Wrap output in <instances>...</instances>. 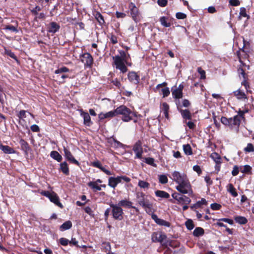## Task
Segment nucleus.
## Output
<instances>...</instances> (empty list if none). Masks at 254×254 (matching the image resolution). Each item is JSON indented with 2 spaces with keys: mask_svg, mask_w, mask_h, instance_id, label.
Wrapping results in <instances>:
<instances>
[{
  "mask_svg": "<svg viewBox=\"0 0 254 254\" xmlns=\"http://www.w3.org/2000/svg\"><path fill=\"white\" fill-rule=\"evenodd\" d=\"M207 201L204 198H202L200 201H198L194 204L193 205L190 206L191 209L194 210L201 207L202 205H206Z\"/></svg>",
  "mask_w": 254,
  "mask_h": 254,
  "instance_id": "4be33fe9",
  "label": "nucleus"
},
{
  "mask_svg": "<svg viewBox=\"0 0 254 254\" xmlns=\"http://www.w3.org/2000/svg\"><path fill=\"white\" fill-rule=\"evenodd\" d=\"M60 28V26L55 22H52L50 23V27L48 30L50 33H55L57 32Z\"/></svg>",
  "mask_w": 254,
  "mask_h": 254,
  "instance_id": "412c9836",
  "label": "nucleus"
},
{
  "mask_svg": "<svg viewBox=\"0 0 254 254\" xmlns=\"http://www.w3.org/2000/svg\"><path fill=\"white\" fill-rule=\"evenodd\" d=\"M60 170L66 175L69 174V169L66 162H64L60 164Z\"/></svg>",
  "mask_w": 254,
  "mask_h": 254,
  "instance_id": "5701e85b",
  "label": "nucleus"
},
{
  "mask_svg": "<svg viewBox=\"0 0 254 254\" xmlns=\"http://www.w3.org/2000/svg\"><path fill=\"white\" fill-rule=\"evenodd\" d=\"M81 116L83 118L84 124L88 127H89L92 124L91 118L88 113L84 112L83 111L81 113Z\"/></svg>",
  "mask_w": 254,
  "mask_h": 254,
  "instance_id": "ddd939ff",
  "label": "nucleus"
},
{
  "mask_svg": "<svg viewBox=\"0 0 254 254\" xmlns=\"http://www.w3.org/2000/svg\"><path fill=\"white\" fill-rule=\"evenodd\" d=\"M227 191L231 194L234 197L238 196V193L236 191V189L234 187L232 184H229L227 187Z\"/></svg>",
  "mask_w": 254,
  "mask_h": 254,
  "instance_id": "c85d7f7f",
  "label": "nucleus"
},
{
  "mask_svg": "<svg viewBox=\"0 0 254 254\" xmlns=\"http://www.w3.org/2000/svg\"><path fill=\"white\" fill-rule=\"evenodd\" d=\"M84 209L85 212L86 213H87L88 214H89V215H90V216L93 215V211H92V209L90 207H89V206L85 207Z\"/></svg>",
  "mask_w": 254,
  "mask_h": 254,
  "instance_id": "13d9d810",
  "label": "nucleus"
},
{
  "mask_svg": "<svg viewBox=\"0 0 254 254\" xmlns=\"http://www.w3.org/2000/svg\"><path fill=\"white\" fill-rule=\"evenodd\" d=\"M112 208V214L113 217L116 219L122 220L123 218V210L118 204H110Z\"/></svg>",
  "mask_w": 254,
  "mask_h": 254,
  "instance_id": "423d86ee",
  "label": "nucleus"
},
{
  "mask_svg": "<svg viewBox=\"0 0 254 254\" xmlns=\"http://www.w3.org/2000/svg\"><path fill=\"white\" fill-rule=\"evenodd\" d=\"M197 71L200 74L201 79L205 78V72L204 70H203L201 67H198Z\"/></svg>",
  "mask_w": 254,
  "mask_h": 254,
  "instance_id": "3c124183",
  "label": "nucleus"
},
{
  "mask_svg": "<svg viewBox=\"0 0 254 254\" xmlns=\"http://www.w3.org/2000/svg\"><path fill=\"white\" fill-rule=\"evenodd\" d=\"M93 15H94L95 19L98 22L99 25H100L101 26H102L105 24V21L104 19V17L99 12L95 11L93 13Z\"/></svg>",
  "mask_w": 254,
  "mask_h": 254,
  "instance_id": "6ab92c4d",
  "label": "nucleus"
},
{
  "mask_svg": "<svg viewBox=\"0 0 254 254\" xmlns=\"http://www.w3.org/2000/svg\"><path fill=\"white\" fill-rule=\"evenodd\" d=\"M239 168L237 166H235L233 167V169L232 171V174L233 176H237L239 173Z\"/></svg>",
  "mask_w": 254,
  "mask_h": 254,
  "instance_id": "052dcab7",
  "label": "nucleus"
},
{
  "mask_svg": "<svg viewBox=\"0 0 254 254\" xmlns=\"http://www.w3.org/2000/svg\"><path fill=\"white\" fill-rule=\"evenodd\" d=\"M19 143L21 145V149L24 151H25V152H27L29 150L30 147L29 146V144L24 140L20 139Z\"/></svg>",
  "mask_w": 254,
  "mask_h": 254,
  "instance_id": "cd10ccee",
  "label": "nucleus"
},
{
  "mask_svg": "<svg viewBox=\"0 0 254 254\" xmlns=\"http://www.w3.org/2000/svg\"><path fill=\"white\" fill-rule=\"evenodd\" d=\"M179 108V107H178ZM179 109V112L181 113V115L183 118V119L186 120H191V114L190 111L189 110L185 109Z\"/></svg>",
  "mask_w": 254,
  "mask_h": 254,
  "instance_id": "a211bd4d",
  "label": "nucleus"
},
{
  "mask_svg": "<svg viewBox=\"0 0 254 254\" xmlns=\"http://www.w3.org/2000/svg\"><path fill=\"white\" fill-rule=\"evenodd\" d=\"M133 150L137 158L141 159L142 158V147L141 141H138L134 145Z\"/></svg>",
  "mask_w": 254,
  "mask_h": 254,
  "instance_id": "9d476101",
  "label": "nucleus"
},
{
  "mask_svg": "<svg viewBox=\"0 0 254 254\" xmlns=\"http://www.w3.org/2000/svg\"><path fill=\"white\" fill-rule=\"evenodd\" d=\"M26 113H28L30 116L33 117L32 114L25 110H21L17 115V117L19 119H23L24 118H26Z\"/></svg>",
  "mask_w": 254,
  "mask_h": 254,
  "instance_id": "4c0bfd02",
  "label": "nucleus"
},
{
  "mask_svg": "<svg viewBox=\"0 0 254 254\" xmlns=\"http://www.w3.org/2000/svg\"><path fill=\"white\" fill-rule=\"evenodd\" d=\"M229 3L232 6H238L240 4L239 0H229Z\"/></svg>",
  "mask_w": 254,
  "mask_h": 254,
  "instance_id": "4d7b16f0",
  "label": "nucleus"
},
{
  "mask_svg": "<svg viewBox=\"0 0 254 254\" xmlns=\"http://www.w3.org/2000/svg\"><path fill=\"white\" fill-rule=\"evenodd\" d=\"M172 197L181 204H189L191 201L189 197L177 192L173 193Z\"/></svg>",
  "mask_w": 254,
  "mask_h": 254,
  "instance_id": "0eeeda50",
  "label": "nucleus"
},
{
  "mask_svg": "<svg viewBox=\"0 0 254 254\" xmlns=\"http://www.w3.org/2000/svg\"><path fill=\"white\" fill-rule=\"evenodd\" d=\"M210 157L216 162L217 164H220L221 163V158L218 153L216 152L211 153Z\"/></svg>",
  "mask_w": 254,
  "mask_h": 254,
  "instance_id": "7c9ffc66",
  "label": "nucleus"
},
{
  "mask_svg": "<svg viewBox=\"0 0 254 254\" xmlns=\"http://www.w3.org/2000/svg\"><path fill=\"white\" fill-rule=\"evenodd\" d=\"M60 242L61 244L63 246H66L69 242V241L67 239L64 238H61L60 240Z\"/></svg>",
  "mask_w": 254,
  "mask_h": 254,
  "instance_id": "6e6d98bb",
  "label": "nucleus"
},
{
  "mask_svg": "<svg viewBox=\"0 0 254 254\" xmlns=\"http://www.w3.org/2000/svg\"><path fill=\"white\" fill-rule=\"evenodd\" d=\"M41 10V7L39 6H36L34 8H33L32 10H31V12L32 13L34 14L35 15L38 14V12Z\"/></svg>",
  "mask_w": 254,
  "mask_h": 254,
  "instance_id": "774afa93",
  "label": "nucleus"
},
{
  "mask_svg": "<svg viewBox=\"0 0 254 254\" xmlns=\"http://www.w3.org/2000/svg\"><path fill=\"white\" fill-rule=\"evenodd\" d=\"M64 156L66 158V159L70 162L72 163H73L74 164H76L78 166L79 165V163L78 161H77L74 157L72 156L71 153L70 151L67 149L66 148L64 147Z\"/></svg>",
  "mask_w": 254,
  "mask_h": 254,
  "instance_id": "9b49d317",
  "label": "nucleus"
},
{
  "mask_svg": "<svg viewBox=\"0 0 254 254\" xmlns=\"http://www.w3.org/2000/svg\"><path fill=\"white\" fill-rule=\"evenodd\" d=\"M235 220L236 222L240 224H245L247 223V219L243 216H237L235 217Z\"/></svg>",
  "mask_w": 254,
  "mask_h": 254,
  "instance_id": "72a5a7b5",
  "label": "nucleus"
},
{
  "mask_svg": "<svg viewBox=\"0 0 254 254\" xmlns=\"http://www.w3.org/2000/svg\"><path fill=\"white\" fill-rule=\"evenodd\" d=\"M242 120V116L240 115H237L233 118L229 119L225 117H222L221 118V122L223 125L228 126L231 129H235L237 131H238Z\"/></svg>",
  "mask_w": 254,
  "mask_h": 254,
  "instance_id": "f03ea898",
  "label": "nucleus"
},
{
  "mask_svg": "<svg viewBox=\"0 0 254 254\" xmlns=\"http://www.w3.org/2000/svg\"><path fill=\"white\" fill-rule=\"evenodd\" d=\"M169 109V106L166 103H163L160 107L161 113L165 116L167 119L169 118L168 111Z\"/></svg>",
  "mask_w": 254,
  "mask_h": 254,
  "instance_id": "f3484780",
  "label": "nucleus"
},
{
  "mask_svg": "<svg viewBox=\"0 0 254 254\" xmlns=\"http://www.w3.org/2000/svg\"><path fill=\"white\" fill-rule=\"evenodd\" d=\"M81 61L86 66H91L93 63V58L88 53H84L82 55Z\"/></svg>",
  "mask_w": 254,
  "mask_h": 254,
  "instance_id": "6e6552de",
  "label": "nucleus"
},
{
  "mask_svg": "<svg viewBox=\"0 0 254 254\" xmlns=\"http://www.w3.org/2000/svg\"><path fill=\"white\" fill-rule=\"evenodd\" d=\"M144 159L146 163L148 164V165L155 167L157 166L156 164L154 163V159L153 158H145Z\"/></svg>",
  "mask_w": 254,
  "mask_h": 254,
  "instance_id": "c03bdc74",
  "label": "nucleus"
},
{
  "mask_svg": "<svg viewBox=\"0 0 254 254\" xmlns=\"http://www.w3.org/2000/svg\"><path fill=\"white\" fill-rule=\"evenodd\" d=\"M41 194L49 198L50 201L58 206L60 208H63L62 204L60 202L59 197L58 195L54 191L50 192L49 191H43L41 192Z\"/></svg>",
  "mask_w": 254,
  "mask_h": 254,
  "instance_id": "39448f33",
  "label": "nucleus"
},
{
  "mask_svg": "<svg viewBox=\"0 0 254 254\" xmlns=\"http://www.w3.org/2000/svg\"><path fill=\"white\" fill-rule=\"evenodd\" d=\"M221 207V205L216 203H212L211 204V209L214 210H219Z\"/></svg>",
  "mask_w": 254,
  "mask_h": 254,
  "instance_id": "5fc2aeb1",
  "label": "nucleus"
},
{
  "mask_svg": "<svg viewBox=\"0 0 254 254\" xmlns=\"http://www.w3.org/2000/svg\"><path fill=\"white\" fill-rule=\"evenodd\" d=\"M67 77H68L67 75L65 74H62L61 76L60 75L57 76V79L61 82H64V79Z\"/></svg>",
  "mask_w": 254,
  "mask_h": 254,
  "instance_id": "0e129e2a",
  "label": "nucleus"
},
{
  "mask_svg": "<svg viewBox=\"0 0 254 254\" xmlns=\"http://www.w3.org/2000/svg\"><path fill=\"white\" fill-rule=\"evenodd\" d=\"M88 186L93 190H101V186H99L97 182H90L88 183Z\"/></svg>",
  "mask_w": 254,
  "mask_h": 254,
  "instance_id": "c9c22d12",
  "label": "nucleus"
},
{
  "mask_svg": "<svg viewBox=\"0 0 254 254\" xmlns=\"http://www.w3.org/2000/svg\"><path fill=\"white\" fill-rule=\"evenodd\" d=\"M155 194L157 196L161 198H168L170 197V195L168 192L163 190L156 191Z\"/></svg>",
  "mask_w": 254,
  "mask_h": 254,
  "instance_id": "c756f323",
  "label": "nucleus"
},
{
  "mask_svg": "<svg viewBox=\"0 0 254 254\" xmlns=\"http://www.w3.org/2000/svg\"><path fill=\"white\" fill-rule=\"evenodd\" d=\"M168 18L165 16H162L160 18V21L162 25L165 27H169L170 26L171 24L170 22H167Z\"/></svg>",
  "mask_w": 254,
  "mask_h": 254,
  "instance_id": "f704fd0d",
  "label": "nucleus"
},
{
  "mask_svg": "<svg viewBox=\"0 0 254 254\" xmlns=\"http://www.w3.org/2000/svg\"><path fill=\"white\" fill-rule=\"evenodd\" d=\"M249 17V16L247 15L246 12V9L244 7H241L240 8V11L239 13V19H241L242 17Z\"/></svg>",
  "mask_w": 254,
  "mask_h": 254,
  "instance_id": "a18cd8bd",
  "label": "nucleus"
},
{
  "mask_svg": "<svg viewBox=\"0 0 254 254\" xmlns=\"http://www.w3.org/2000/svg\"><path fill=\"white\" fill-rule=\"evenodd\" d=\"M5 29L8 30L16 32V33L18 32L17 28L15 26H12V25L6 26L5 28Z\"/></svg>",
  "mask_w": 254,
  "mask_h": 254,
  "instance_id": "864d4df0",
  "label": "nucleus"
},
{
  "mask_svg": "<svg viewBox=\"0 0 254 254\" xmlns=\"http://www.w3.org/2000/svg\"><path fill=\"white\" fill-rule=\"evenodd\" d=\"M0 149H1L4 153L7 154H13L15 152L12 148L7 145H0Z\"/></svg>",
  "mask_w": 254,
  "mask_h": 254,
  "instance_id": "aec40b11",
  "label": "nucleus"
},
{
  "mask_svg": "<svg viewBox=\"0 0 254 254\" xmlns=\"http://www.w3.org/2000/svg\"><path fill=\"white\" fill-rule=\"evenodd\" d=\"M183 149L185 154L187 155L192 154V150L189 144H185L183 145Z\"/></svg>",
  "mask_w": 254,
  "mask_h": 254,
  "instance_id": "e433bc0d",
  "label": "nucleus"
},
{
  "mask_svg": "<svg viewBox=\"0 0 254 254\" xmlns=\"http://www.w3.org/2000/svg\"><path fill=\"white\" fill-rule=\"evenodd\" d=\"M156 223L158 224V225H162V226H165L166 227L170 226V223L166 221L163 219H159V218H158Z\"/></svg>",
  "mask_w": 254,
  "mask_h": 254,
  "instance_id": "de8ad7c7",
  "label": "nucleus"
},
{
  "mask_svg": "<svg viewBox=\"0 0 254 254\" xmlns=\"http://www.w3.org/2000/svg\"><path fill=\"white\" fill-rule=\"evenodd\" d=\"M170 178L178 184L176 188L179 192L189 194L192 193L190 184L186 174L175 171L172 173V177Z\"/></svg>",
  "mask_w": 254,
  "mask_h": 254,
  "instance_id": "f257e3e1",
  "label": "nucleus"
},
{
  "mask_svg": "<svg viewBox=\"0 0 254 254\" xmlns=\"http://www.w3.org/2000/svg\"><path fill=\"white\" fill-rule=\"evenodd\" d=\"M234 96L240 101L245 102L248 100V97L245 93L240 89L233 92Z\"/></svg>",
  "mask_w": 254,
  "mask_h": 254,
  "instance_id": "f8f14e48",
  "label": "nucleus"
},
{
  "mask_svg": "<svg viewBox=\"0 0 254 254\" xmlns=\"http://www.w3.org/2000/svg\"><path fill=\"white\" fill-rule=\"evenodd\" d=\"M161 91L163 97H167L170 94V90L168 87L165 86L164 88L161 89Z\"/></svg>",
  "mask_w": 254,
  "mask_h": 254,
  "instance_id": "09e8293b",
  "label": "nucleus"
},
{
  "mask_svg": "<svg viewBox=\"0 0 254 254\" xmlns=\"http://www.w3.org/2000/svg\"><path fill=\"white\" fill-rule=\"evenodd\" d=\"M129 8L131 10V14L134 21H136V17L138 13L137 7H136L132 3L129 5Z\"/></svg>",
  "mask_w": 254,
  "mask_h": 254,
  "instance_id": "393cba45",
  "label": "nucleus"
},
{
  "mask_svg": "<svg viewBox=\"0 0 254 254\" xmlns=\"http://www.w3.org/2000/svg\"><path fill=\"white\" fill-rule=\"evenodd\" d=\"M249 112L248 109H245L243 110H239L238 112V115H240L242 116V119L243 120L244 119V115L245 113H248Z\"/></svg>",
  "mask_w": 254,
  "mask_h": 254,
  "instance_id": "bf43d9fd",
  "label": "nucleus"
},
{
  "mask_svg": "<svg viewBox=\"0 0 254 254\" xmlns=\"http://www.w3.org/2000/svg\"><path fill=\"white\" fill-rule=\"evenodd\" d=\"M176 16L179 19H183L186 17V15L184 13L179 12L176 13Z\"/></svg>",
  "mask_w": 254,
  "mask_h": 254,
  "instance_id": "603ef678",
  "label": "nucleus"
},
{
  "mask_svg": "<svg viewBox=\"0 0 254 254\" xmlns=\"http://www.w3.org/2000/svg\"><path fill=\"white\" fill-rule=\"evenodd\" d=\"M118 205L121 207V206L127 207V208H131L132 207V202L131 201H128L127 200H122L120 201L118 204Z\"/></svg>",
  "mask_w": 254,
  "mask_h": 254,
  "instance_id": "b1692460",
  "label": "nucleus"
},
{
  "mask_svg": "<svg viewBox=\"0 0 254 254\" xmlns=\"http://www.w3.org/2000/svg\"><path fill=\"white\" fill-rule=\"evenodd\" d=\"M144 208H145L146 212L148 214L152 213L153 209L152 205L151 204H146L144 201Z\"/></svg>",
  "mask_w": 254,
  "mask_h": 254,
  "instance_id": "ea45409f",
  "label": "nucleus"
},
{
  "mask_svg": "<svg viewBox=\"0 0 254 254\" xmlns=\"http://www.w3.org/2000/svg\"><path fill=\"white\" fill-rule=\"evenodd\" d=\"M101 249L105 252L111 250V246L109 242H103L101 245Z\"/></svg>",
  "mask_w": 254,
  "mask_h": 254,
  "instance_id": "58836bf2",
  "label": "nucleus"
},
{
  "mask_svg": "<svg viewBox=\"0 0 254 254\" xmlns=\"http://www.w3.org/2000/svg\"><path fill=\"white\" fill-rule=\"evenodd\" d=\"M185 224L186 227L189 230H192L194 227L193 221L191 219L188 220L186 222Z\"/></svg>",
  "mask_w": 254,
  "mask_h": 254,
  "instance_id": "79ce46f5",
  "label": "nucleus"
},
{
  "mask_svg": "<svg viewBox=\"0 0 254 254\" xmlns=\"http://www.w3.org/2000/svg\"><path fill=\"white\" fill-rule=\"evenodd\" d=\"M122 57L119 56H116L113 57L114 62L117 68L119 69L122 72L125 73L127 71V67L124 64L126 58V54L124 52L121 54Z\"/></svg>",
  "mask_w": 254,
  "mask_h": 254,
  "instance_id": "20e7f679",
  "label": "nucleus"
},
{
  "mask_svg": "<svg viewBox=\"0 0 254 254\" xmlns=\"http://www.w3.org/2000/svg\"><path fill=\"white\" fill-rule=\"evenodd\" d=\"M159 181L161 184H165L168 182V178L165 175H160L159 176Z\"/></svg>",
  "mask_w": 254,
  "mask_h": 254,
  "instance_id": "37998d69",
  "label": "nucleus"
},
{
  "mask_svg": "<svg viewBox=\"0 0 254 254\" xmlns=\"http://www.w3.org/2000/svg\"><path fill=\"white\" fill-rule=\"evenodd\" d=\"M244 150L246 152H254V146L252 143H248Z\"/></svg>",
  "mask_w": 254,
  "mask_h": 254,
  "instance_id": "49530a36",
  "label": "nucleus"
},
{
  "mask_svg": "<svg viewBox=\"0 0 254 254\" xmlns=\"http://www.w3.org/2000/svg\"><path fill=\"white\" fill-rule=\"evenodd\" d=\"M151 239L153 242L162 243L166 239V236L162 232H154L152 234Z\"/></svg>",
  "mask_w": 254,
  "mask_h": 254,
  "instance_id": "1a4fd4ad",
  "label": "nucleus"
},
{
  "mask_svg": "<svg viewBox=\"0 0 254 254\" xmlns=\"http://www.w3.org/2000/svg\"><path fill=\"white\" fill-rule=\"evenodd\" d=\"M114 112L115 116L118 115H122L123 116L122 120L124 122H128L131 119L130 117L131 112L125 106H120L114 110Z\"/></svg>",
  "mask_w": 254,
  "mask_h": 254,
  "instance_id": "7ed1b4c3",
  "label": "nucleus"
},
{
  "mask_svg": "<svg viewBox=\"0 0 254 254\" xmlns=\"http://www.w3.org/2000/svg\"><path fill=\"white\" fill-rule=\"evenodd\" d=\"M120 183H121V180H120L119 177L116 178L112 177L109 178L108 185L111 188H115Z\"/></svg>",
  "mask_w": 254,
  "mask_h": 254,
  "instance_id": "4468645a",
  "label": "nucleus"
},
{
  "mask_svg": "<svg viewBox=\"0 0 254 254\" xmlns=\"http://www.w3.org/2000/svg\"><path fill=\"white\" fill-rule=\"evenodd\" d=\"M115 114L114 110L106 113H101L99 114L98 118L100 120H103L106 118H111L115 117Z\"/></svg>",
  "mask_w": 254,
  "mask_h": 254,
  "instance_id": "2eb2a0df",
  "label": "nucleus"
},
{
  "mask_svg": "<svg viewBox=\"0 0 254 254\" xmlns=\"http://www.w3.org/2000/svg\"><path fill=\"white\" fill-rule=\"evenodd\" d=\"M69 71V69L66 67L64 66L58 68L56 70L55 73L57 74H60L64 72H67Z\"/></svg>",
  "mask_w": 254,
  "mask_h": 254,
  "instance_id": "a19ab883",
  "label": "nucleus"
},
{
  "mask_svg": "<svg viewBox=\"0 0 254 254\" xmlns=\"http://www.w3.org/2000/svg\"><path fill=\"white\" fill-rule=\"evenodd\" d=\"M204 230L201 227H197L193 231V234L195 237H199L204 234Z\"/></svg>",
  "mask_w": 254,
  "mask_h": 254,
  "instance_id": "473e14b6",
  "label": "nucleus"
},
{
  "mask_svg": "<svg viewBox=\"0 0 254 254\" xmlns=\"http://www.w3.org/2000/svg\"><path fill=\"white\" fill-rule=\"evenodd\" d=\"M72 227V223L70 221H67L64 223L60 227L61 231H63L68 230Z\"/></svg>",
  "mask_w": 254,
  "mask_h": 254,
  "instance_id": "bb28decb",
  "label": "nucleus"
},
{
  "mask_svg": "<svg viewBox=\"0 0 254 254\" xmlns=\"http://www.w3.org/2000/svg\"><path fill=\"white\" fill-rule=\"evenodd\" d=\"M92 166L97 168H99L100 169H101V168L103 167L101 164V163L97 161H94L92 163Z\"/></svg>",
  "mask_w": 254,
  "mask_h": 254,
  "instance_id": "69168bd1",
  "label": "nucleus"
},
{
  "mask_svg": "<svg viewBox=\"0 0 254 254\" xmlns=\"http://www.w3.org/2000/svg\"><path fill=\"white\" fill-rule=\"evenodd\" d=\"M51 157L54 159L60 162L62 160V156L56 151H52L50 153Z\"/></svg>",
  "mask_w": 254,
  "mask_h": 254,
  "instance_id": "a878e982",
  "label": "nucleus"
},
{
  "mask_svg": "<svg viewBox=\"0 0 254 254\" xmlns=\"http://www.w3.org/2000/svg\"><path fill=\"white\" fill-rule=\"evenodd\" d=\"M140 197L142 196V193L141 192L137 193V199H138L137 201L140 205H143V199H142L141 198H140Z\"/></svg>",
  "mask_w": 254,
  "mask_h": 254,
  "instance_id": "680f3d73",
  "label": "nucleus"
},
{
  "mask_svg": "<svg viewBox=\"0 0 254 254\" xmlns=\"http://www.w3.org/2000/svg\"><path fill=\"white\" fill-rule=\"evenodd\" d=\"M173 97L175 99H180L183 97V91L175 89L172 91Z\"/></svg>",
  "mask_w": 254,
  "mask_h": 254,
  "instance_id": "2f4dec72",
  "label": "nucleus"
},
{
  "mask_svg": "<svg viewBox=\"0 0 254 254\" xmlns=\"http://www.w3.org/2000/svg\"><path fill=\"white\" fill-rule=\"evenodd\" d=\"M110 39L111 42L114 44H115L118 43L117 38L116 36L114 35H111Z\"/></svg>",
  "mask_w": 254,
  "mask_h": 254,
  "instance_id": "338daca9",
  "label": "nucleus"
},
{
  "mask_svg": "<svg viewBox=\"0 0 254 254\" xmlns=\"http://www.w3.org/2000/svg\"><path fill=\"white\" fill-rule=\"evenodd\" d=\"M158 4L159 5L163 7L166 5L167 3V0H158L157 1Z\"/></svg>",
  "mask_w": 254,
  "mask_h": 254,
  "instance_id": "e2e57ef3",
  "label": "nucleus"
},
{
  "mask_svg": "<svg viewBox=\"0 0 254 254\" xmlns=\"http://www.w3.org/2000/svg\"><path fill=\"white\" fill-rule=\"evenodd\" d=\"M128 78L131 82L137 84L139 82V76L136 73L133 71L129 72L128 74Z\"/></svg>",
  "mask_w": 254,
  "mask_h": 254,
  "instance_id": "dca6fc26",
  "label": "nucleus"
},
{
  "mask_svg": "<svg viewBox=\"0 0 254 254\" xmlns=\"http://www.w3.org/2000/svg\"><path fill=\"white\" fill-rule=\"evenodd\" d=\"M251 167L248 165H245L243 168H241V172L243 173H248L251 171Z\"/></svg>",
  "mask_w": 254,
  "mask_h": 254,
  "instance_id": "8fccbe9b",
  "label": "nucleus"
}]
</instances>
